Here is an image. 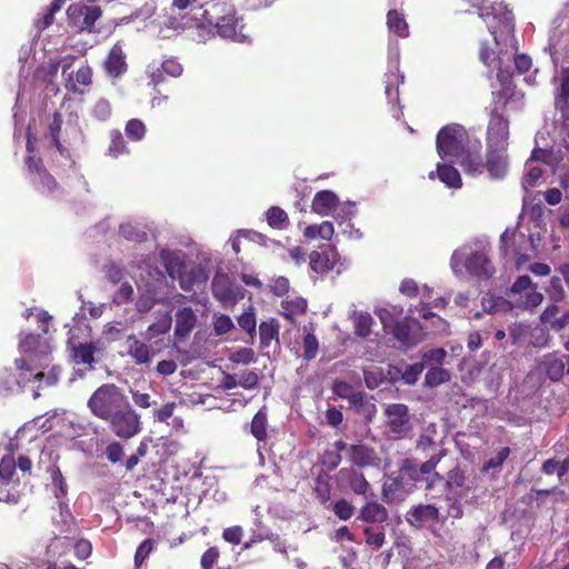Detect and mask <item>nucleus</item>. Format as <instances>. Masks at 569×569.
Segmentation results:
<instances>
[{"instance_id": "obj_53", "label": "nucleus", "mask_w": 569, "mask_h": 569, "mask_svg": "<svg viewBox=\"0 0 569 569\" xmlns=\"http://www.w3.org/2000/svg\"><path fill=\"white\" fill-rule=\"evenodd\" d=\"M154 548L152 539H144L137 548L134 553V567L140 568Z\"/></svg>"}, {"instance_id": "obj_12", "label": "nucleus", "mask_w": 569, "mask_h": 569, "mask_svg": "<svg viewBox=\"0 0 569 569\" xmlns=\"http://www.w3.org/2000/svg\"><path fill=\"white\" fill-rule=\"evenodd\" d=\"M190 18L186 13H167L159 21L158 36L162 39H170L188 28Z\"/></svg>"}, {"instance_id": "obj_17", "label": "nucleus", "mask_w": 569, "mask_h": 569, "mask_svg": "<svg viewBox=\"0 0 569 569\" xmlns=\"http://www.w3.org/2000/svg\"><path fill=\"white\" fill-rule=\"evenodd\" d=\"M471 6L478 10V14L486 22L489 32L493 36V40L498 43L497 30V11L495 0H469Z\"/></svg>"}, {"instance_id": "obj_60", "label": "nucleus", "mask_w": 569, "mask_h": 569, "mask_svg": "<svg viewBox=\"0 0 569 569\" xmlns=\"http://www.w3.org/2000/svg\"><path fill=\"white\" fill-rule=\"evenodd\" d=\"M16 471V461L12 457H3L0 461V478L4 481L11 480Z\"/></svg>"}, {"instance_id": "obj_56", "label": "nucleus", "mask_w": 569, "mask_h": 569, "mask_svg": "<svg viewBox=\"0 0 569 569\" xmlns=\"http://www.w3.org/2000/svg\"><path fill=\"white\" fill-rule=\"evenodd\" d=\"M425 365L422 362H416L408 365L402 372V379L408 385H415L418 381L419 376L422 373Z\"/></svg>"}, {"instance_id": "obj_41", "label": "nucleus", "mask_w": 569, "mask_h": 569, "mask_svg": "<svg viewBox=\"0 0 569 569\" xmlns=\"http://www.w3.org/2000/svg\"><path fill=\"white\" fill-rule=\"evenodd\" d=\"M119 232L128 241L141 243L148 240V233L132 223L121 224Z\"/></svg>"}, {"instance_id": "obj_55", "label": "nucleus", "mask_w": 569, "mask_h": 569, "mask_svg": "<svg viewBox=\"0 0 569 569\" xmlns=\"http://www.w3.org/2000/svg\"><path fill=\"white\" fill-rule=\"evenodd\" d=\"M234 328L232 319L228 315H219L214 317L213 330L217 336L228 333Z\"/></svg>"}, {"instance_id": "obj_2", "label": "nucleus", "mask_w": 569, "mask_h": 569, "mask_svg": "<svg viewBox=\"0 0 569 569\" xmlns=\"http://www.w3.org/2000/svg\"><path fill=\"white\" fill-rule=\"evenodd\" d=\"M87 406L94 417L108 422L110 430L120 439H131L141 431L140 416L114 383L101 385L88 399Z\"/></svg>"}, {"instance_id": "obj_24", "label": "nucleus", "mask_w": 569, "mask_h": 569, "mask_svg": "<svg viewBox=\"0 0 569 569\" xmlns=\"http://www.w3.org/2000/svg\"><path fill=\"white\" fill-rule=\"evenodd\" d=\"M229 13H237L234 4L229 0H210L208 2V8L203 12V19L209 24H213L219 17H227Z\"/></svg>"}, {"instance_id": "obj_50", "label": "nucleus", "mask_w": 569, "mask_h": 569, "mask_svg": "<svg viewBox=\"0 0 569 569\" xmlns=\"http://www.w3.org/2000/svg\"><path fill=\"white\" fill-rule=\"evenodd\" d=\"M92 117L101 122H106L110 119L112 114V108L110 102L107 99H99L91 111Z\"/></svg>"}, {"instance_id": "obj_13", "label": "nucleus", "mask_w": 569, "mask_h": 569, "mask_svg": "<svg viewBox=\"0 0 569 569\" xmlns=\"http://www.w3.org/2000/svg\"><path fill=\"white\" fill-rule=\"evenodd\" d=\"M211 291L216 300L223 305L236 303L237 295L234 293L228 274L217 272L211 281Z\"/></svg>"}, {"instance_id": "obj_8", "label": "nucleus", "mask_w": 569, "mask_h": 569, "mask_svg": "<svg viewBox=\"0 0 569 569\" xmlns=\"http://www.w3.org/2000/svg\"><path fill=\"white\" fill-rule=\"evenodd\" d=\"M386 423L391 433L401 436L410 429L409 409L403 403H390L385 409Z\"/></svg>"}, {"instance_id": "obj_44", "label": "nucleus", "mask_w": 569, "mask_h": 569, "mask_svg": "<svg viewBox=\"0 0 569 569\" xmlns=\"http://www.w3.org/2000/svg\"><path fill=\"white\" fill-rule=\"evenodd\" d=\"M94 351L96 347L92 343H79L73 348V358L77 363L91 365Z\"/></svg>"}, {"instance_id": "obj_63", "label": "nucleus", "mask_w": 569, "mask_h": 569, "mask_svg": "<svg viewBox=\"0 0 569 569\" xmlns=\"http://www.w3.org/2000/svg\"><path fill=\"white\" fill-rule=\"evenodd\" d=\"M529 327L523 323H513L509 327V337L512 342L518 345L521 343L527 336Z\"/></svg>"}, {"instance_id": "obj_20", "label": "nucleus", "mask_w": 569, "mask_h": 569, "mask_svg": "<svg viewBox=\"0 0 569 569\" xmlns=\"http://www.w3.org/2000/svg\"><path fill=\"white\" fill-rule=\"evenodd\" d=\"M430 180L438 178L448 188L459 189L462 186V180L459 171L448 163H437L436 170L428 173Z\"/></svg>"}, {"instance_id": "obj_42", "label": "nucleus", "mask_w": 569, "mask_h": 569, "mask_svg": "<svg viewBox=\"0 0 569 569\" xmlns=\"http://www.w3.org/2000/svg\"><path fill=\"white\" fill-rule=\"evenodd\" d=\"M331 510L335 516L342 521H348L356 513V507L343 498L332 502Z\"/></svg>"}, {"instance_id": "obj_14", "label": "nucleus", "mask_w": 569, "mask_h": 569, "mask_svg": "<svg viewBox=\"0 0 569 569\" xmlns=\"http://www.w3.org/2000/svg\"><path fill=\"white\" fill-rule=\"evenodd\" d=\"M349 451V460L360 468L365 467H377L380 463V458L378 457L376 450L366 445H351L348 448Z\"/></svg>"}, {"instance_id": "obj_45", "label": "nucleus", "mask_w": 569, "mask_h": 569, "mask_svg": "<svg viewBox=\"0 0 569 569\" xmlns=\"http://www.w3.org/2000/svg\"><path fill=\"white\" fill-rule=\"evenodd\" d=\"M373 318L368 312H360L355 322V333L360 338H367L371 333Z\"/></svg>"}, {"instance_id": "obj_37", "label": "nucleus", "mask_w": 569, "mask_h": 569, "mask_svg": "<svg viewBox=\"0 0 569 569\" xmlns=\"http://www.w3.org/2000/svg\"><path fill=\"white\" fill-rule=\"evenodd\" d=\"M172 325V318L169 312H166L162 317H160L156 322L151 323L146 331V338L151 340L156 337L166 335Z\"/></svg>"}, {"instance_id": "obj_29", "label": "nucleus", "mask_w": 569, "mask_h": 569, "mask_svg": "<svg viewBox=\"0 0 569 569\" xmlns=\"http://www.w3.org/2000/svg\"><path fill=\"white\" fill-rule=\"evenodd\" d=\"M268 410L267 407H261L253 416L250 423V433L259 441H266L268 433Z\"/></svg>"}, {"instance_id": "obj_28", "label": "nucleus", "mask_w": 569, "mask_h": 569, "mask_svg": "<svg viewBox=\"0 0 569 569\" xmlns=\"http://www.w3.org/2000/svg\"><path fill=\"white\" fill-rule=\"evenodd\" d=\"M281 309V316L290 323H295L296 317L306 312L307 300L301 297L282 300Z\"/></svg>"}, {"instance_id": "obj_39", "label": "nucleus", "mask_w": 569, "mask_h": 569, "mask_svg": "<svg viewBox=\"0 0 569 569\" xmlns=\"http://www.w3.org/2000/svg\"><path fill=\"white\" fill-rule=\"evenodd\" d=\"M124 132L130 141L138 142L144 138L147 127L142 120L133 118L127 121Z\"/></svg>"}, {"instance_id": "obj_36", "label": "nucleus", "mask_w": 569, "mask_h": 569, "mask_svg": "<svg viewBox=\"0 0 569 569\" xmlns=\"http://www.w3.org/2000/svg\"><path fill=\"white\" fill-rule=\"evenodd\" d=\"M110 143L107 150V154L111 158H118L129 152L127 143L122 133L118 129H113L109 132Z\"/></svg>"}, {"instance_id": "obj_9", "label": "nucleus", "mask_w": 569, "mask_h": 569, "mask_svg": "<svg viewBox=\"0 0 569 569\" xmlns=\"http://www.w3.org/2000/svg\"><path fill=\"white\" fill-rule=\"evenodd\" d=\"M540 369L551 381H560L569 376V355L551 352L543 356Z\"/></svg>"}, {"instance_id": "obj_23", "label": "nucleus", "mask_w": 569, "mask_h": 569, "mask_svg": "<svg viewBox=\"0 0 569 569\" xmlns=\"http://www.w3.org/2000/svg\"><path fill=\"white\" fill-rule=\"evenodd\" d=\"M339 199L333 191L321 190L318 191L312 200L311 209L320 216H328L337 208Z\"/></svg>"}, {"instance_id": "obj_46", "label": "nucleus", "mask_w": 569, "mask_h": 569, "mask_svg": "<svg viewBox=\"0 0 569 569\" xmlns=\"http://www.w3.org/2000/svg\"><path fill=\"white\" fill-rule=\"evenodd\" d=\"M391 333L397 341L403 345L412 343L410 338L411 327L407 320L396 321L391 328Z\"/></svg>"}, {"instance_id": "obj_47", "label": "nucleus", "mask_w": 569, "mask_h": 569, "mask_svg": "<svg viewBox=\"0 0 569 569\" xmlns=\"http://www.w3.org/2000/svg\"><path fill=\"white\" fill-rule=\"evenodd\" d=\"M331 486L328 476H318L316 478V486L313 493L321 505H326L330 500Z\"/></svg>"}, {"instance_id": "obj_57", "label": "nucleus", "mask_w": 569, "mask_h": 569, "mask_svg": "<svg viewBox=\"0 0 569 569\" xmlns=\"http://www.w3.org/2000/svg\"><path fill=\"white\" fill-rule=\"evenodd\" d=\"M400 471L412 481H420L419 465L415 459L407 458L402 461Z\"/></svg>"}, {"instance_id": "obj_31", "label": "nucleus", "mask_w": 569, "mask_h": 569, "mask_svg": "<svg viewBox=\"0 0 569 569\" xmlns=\"http://www.w3.org/2000/svg\"><path fill=\"white\" fill-rule=\"evenodd\" d=\"M388 29L396 36L405 38L409 36V26L405 19L403 13L391 9L387 13Z\"/></svg>"}, {"instance_id": "obj_6", "label": "nucleus", "mask_w": 569, "mask_h": 569, "mask_svg": "<svg viewBox=\"0 0 569 569\" xmlns=\"http://www.w3.org/2000/svg\"><path fill=\"white\" fill-rule=\"evenodd\" d=\"M452 261L462 263L469 274L479 279H489L496 271L495 266L483 250L469 253L465 249L456 250L452 254Z\"/></svg>"}, {"instance_id": "obj_48", "label": "nucleus", "mask_w": 569, "mask_h": 569, "mask_svg": "<svg viewBox=\"0 0 569 569\" xmlns=\"http://www.w3.org/2000/svg\"><path fill=\"white\" fill-rule=\"evenodd\" d=\"M302 348V357L306 361H311L317 357L319 351V341L313 332H309L303 337Z\"/></svg>"}, {"instance_id": "obj_21", "label": "nucleus", "mask_w": 569, "mask_h": 569, "mask_svg": "<svg viewBox=\"0 0 569 569\" xmlns=\"http://www.w3.org/2000/svg\"><path fill=\"white\" fill-rule=\"evenodd\" d=\"M408 516V522L420 527L428 521H439L440 512L435 505H418L409 510Z\"/></svg>"}, {"instance_id": "obj_7", "label": "nucleus", "mask_w": 569, "mask_h": 569, "mask_svg": "<svg viewBox=\"0 0 569 569\" xmlns=\"http://www.w3.org/2000/svg\"><path fill=\"white\" fill-rule=\"evenodd\" d=\"M321 251H312L309 254L310 268L317 273H326L340 264L341 257L335 246H321Z\"/></svg>"}, {"instance_id": "obj_32", "label": "nucleus", "mask_w": 569, "mask_h": 569, "mask_svg": "<svg viewBox=\"0 0 569 569\" xmlns=\"http://www.w3.org/2000/svg\"><path fill=\"white\" fill-rule=\"evenodd\" d=\"M160 258L167 273L173 279L178 274H180L182 269L184 268L183 261L181 260L180 256L174 251L162 250L160 252Z\"/></svg>"}, {"instance_id": "obj_43", "label": "nucleus", "mask_w": 569, "mask_h": 569, "mask_svg": "<svg viewBox=\"0 0 569 569\" xmlns=\"http://www.w3.org/2000/svg\"><path fill=\"white\" fill-rule=\"evenodd\" d=\"M450 373L448 370L441 368V367H432L430 368L425 377V385L435 388L440 386L443 382L449 381Z\"/></svg>"}, {"instance_id": "obj_19", "label": "nucleus", "mask_w": 569, "mask_h": 569, "mask_svg": "<svg viewBox=\"0 0 569 569\" xmlns=\"http://www.w3.org/2000/svg\"><path fill=\"white\" fill-rule=\"evenodd\" d=\"M197 325V316L191 307H183L176 312L174 337L187 338Z\"/></svg>"}, {"instance_id": "obj_33", "label": "nucleus", "mask_w": 569, "mask_h": 569, "mask_svg": "<svg viewBox=\"0 0 569 569\" xmlns=\"http://www.w3.org/2000/svg\"><path fill=\"white\" fill-rule=\"evenodd\" d=\"M382 499L387 503L400 502L403 500V483L398 477L392 478L382 486Z\"/></svg>"}, {"instance_id": "obj_3", "label": "nucleus", "mask_w": 569, "mask_h": 569, "mask_svg": "<svg viewBox=\"0 0 569 569\" xmlns=\"http://www.w3.org/2000/svg\"><path fill=\"white\" fill-rule=\"evenodd\" d=\"M543 301V295L538 291V284L527 276H519L500 297V311H533Z\"/></svg>"}, {"instance_id": "obj_58", "label": "nucleus", "mask_w": 569, "mask_h": 569, "mask_svg": "<svg viewBox=\"0 0 569 569\" xmlns=\"http://www.w3.org/2000/svg\"><path fill=\"white\" fill-rule=\"evenodd\" d=\"M104 455L111 463H117L121 461L124 456L123 447L120 442L112 441L107 446Z\"/></svg>"}, {"instance_id": "obj_30", "label": "nucleus", "mask_w": 569, "mask_h": 569, "mask_svg": "<svg viewBox=\"0 0 569 569\" xmlns=\"http://www.w3.org/2000/svg\"><path fill=\"white\" fill-rule=\"evenodd\" d=\"M526 243L529 244L533 249V240L530 237H527L522 232H512V246H515V253H516V269L520 270L529 260L530 256L527 252L521 251V244Z\"/></svg>"}, {"instance_id": "obj_62", "label": "nucleus", "mask_w": 569, "mask_h": 569, "mask_svg": "<svg viewBox=\"0 0 569 569\" xmlns=\"http://www.w3.org/2000/svg\"><path fill=\"white\" fill-rule=\"evenodd\" d=\"M290 283L288 278L286 277H278L273 280V282L270 284V291L277 296L282 297L289 292Z\"/></svg>"}, {"instance_id": "obj_22", "label": "nucleus", "mask_w": 569, "mask_h": 569, "mask_svg": "<svg viewBox=\"0 0 569 569\" xmlns=\"http://www.w3.org/2000/svg\"><path fill=\"white\" fill-rule=\"evenodd\" d=\"M93 70L88 64H82L74 73L70 72L66 79L67 90L73 93H81L79 87H89L92 84Z\"/></svg>"}, {"instance_id": "obj_61", "label": "nucleus", "mask_w": 569, "mask_h": 569, "mask_svg": "<svg viewBox=\"0 0 569 569\" xmlns=\"http://www.w3.org/2000/svg\"><path fill=\"white\" fill-rule=\"evenodd\" d=\"M106 277L107 279L117 284L124 278V269L113 262L106 264Z\"/></svg>"}, {"instance_id": "obj_10", "label": "nucleus", "mask_w": 569, "mask_h": 569, "mask_svg": "<svg viewBox=\"0 0 569 569\" xmlns=\"http://www.w3.org/2000/svg\"><path fill=\"white\" fill-rule=\"evenodd\" d=\"M124 345L127 355L138 366L150 365L153 356L160 351V349H153L152 346L138 338L134 333L127 337Z\"/></svg>"}, {"instance_id": "obj_35", "label": "nucleus", "mask_w": 569, "mask_h": 569, "mask_svg": "<svg viewBox=\"0 0 569 569\" xmlns=\"http://www.w3.org/2000/svg\"><path fill=\"white\" fill-rule=\"evenodd\" d=\"M279 322L276 319L262 321L259 326V338L261 347H269L273 339L279 338Z\"/></svg>"}, {"instance_id": "obj_15", "label": "nucleus", "mask_w": 569, "mask_h": 569, "mask_svg": "<svg viewBox=\"0 0 569 569\" xmlns=\"http://www.w3.org/2000/svg\"><path fill=\"white\" fill-rule=\"evenodd\" d=\"M515 31V17L511 10L507 8V6H502L500 2V36L502 33L506 34L503 38V47L506 48V52L517 51L518 50V41L513 34Z\"/></svg>"}, {"instance_id": "obj_38", "label": "nucleus", "mask_w": 569, "mask_h": 569, "mask_svg": "<svg viewBox=\"0 0 569 569\" xmlns=\"http://www.w3.org/2000/svg\"><path fill=\"white\" fill-rule=\"evenodd\" d=\"M267 222L273 229H286L289 224L287 212L280 207L273 206L266 212Z\"/></svg>"}, {"instance_id": "obj_49", "label": "nucleus", "mask_w": 569, "mask_h": 569, "mask_svg": "<svg viewBox=\"0 0 569 569\" xmlns=\"http://www.w3.org/2000/svg\"><path fill=\"white\" fill-rule=\"evenodd\" d=\"M549 299L553 302H561L566 298V291L563 289L561 279L558 276H553L549 280V286L546 289Z\"/></svg>"}, {"instance_id": "obj_59", "label": "nucleus", "mask_w": 569, "mask_h": 569, "mask_svg": "<svg viewBox=\"0 0 569 569\" xmlns=\"http://www.w3.org/2000/svg\"><path fill=\"white\" fill-rule=\"evenodd\" d=\"M220 557V551L218 547H210L207 549L200 559V565L202 569H212L217 563Z\"/></svg>"}, {"instance_id": "obj_5", "label": "nucleus", "mask_w": 569, "mask_h": 569, "mask_svg": "<svg viewBox=\"0 0 569 569\" xmlns=\"http://www.w3.org/2000/svg\"><path fill=\"white\" fill-rule=\"evenodd\" d=\"M498 473V455L483 461V463L473 471L471 478L472 496L471 500L476 505H481L493 497L497 491L496 478Z\"/></svg>"}, {"instance_id": "obj_54", "label": "nucleus", "mask_w": 569, "mask_h": 569, "mask_svg": "<svg viewBox=\"0 0 569 569\" xmlns=\"http://www.w3.org/2000/svg\"><path fill=\"white\" fill-rule=\"evenodd\" d=\"M560 308L557 302L548 305L541 312L540 322L552 330V323L559 318Z\"/></svg>"}, {"instance_id": "obj_1", "label": "nucleus", "mask_w": 569, "mask_h": 569, "mask_svg": "<svg viewBox=\"0 0 569 569\" xmlns=\"http://www.w3.org/2000/svg\"><path fill=\"white\" fill-rule=\"evenodd\" d=\"M497 107L491 109V118L487 130L488 153L486 160L477 151L468 149L469 134L458 123L442 127L436 137V148L440 158H461L460 164L468 174H480L487 171L490 177H498V118Z\"/></svg>"}, {"instance_id": "obj_26", "label": "nucleus", "mask_w": 569, "mask_h": 569, "mask_svg": "<svg viewBox=\"0 0 569 569\" xmlns=\"http://www.w3.org/2000/svg\"><path fill=\"white\" fill-rule=\"evenodd\" d=\"M217 33L223 39L234 40L238 38L239 33V18L237 13L227 14V17H219L218 20L213 22Z\"/></svg>"}, {"instance_id": "obj_52", "label": "nucleus", "mask_w": 569, "mask_h": 569, "mask_svg": "<svg viewBox=\"0 0 569 569\" xmlns=\"http://www.w3.org/2000/svg\"><path fill=\"white\" fill-rule=\"evenodd\" d=\"M238 323L241 329H243L246 332L250 335L251 338L254 337L257 321L254 312L251 307L249 308L248 311H244L238 317Z\"/></svg>"}, {"instance_id": "obj_25", "label": "nucleus", "mask_w": 569, "mask_h": 569, "mask_svg": "<svg viewBox=\"0 0 569 569\" xmlns=\"http://www.w3.org/2000/svg\"><path fill=\"white\" fill-rule=\"evenodd\" d=\"M63 119L62 114L58 111L53 112L48 123L47 136L51 139V144L58 150L62 157H69V150L66 148L60 140V132L62 128Z\"/></svg>"}, {"instance_id": "obj_27", "label": "nucleus", "mask_w": 569, "mask_h": 569, "mask_svg": "<svg viewBox=\"0 0 569 569\" xmlns=\"http://www.w3.org/2000/svg\"><path fill=\"white\" fill-rule=\"evenodd\" d=\"M20 348L28 355L48 356L50 348L39 333H27L20 341Z\"/></svg>"}, {"instance_id": "obj_11", "label": "nucleus", "mask_w": 569, "mask_h": 569, "mask_svg": "<svg viewBox=\"0 0 569 569\" xmlns=\"http://www.w3.org/2000/svg\"><path fill=\"white\" fill-rule=\"evenodd\" d=\"M337 481L340 487L348 488L355 495L367 497L370 488L365 475L355 468H341L337 473Z\"/></svg>"}, {"instance_id": "obj_4", "label": "nucleus", "mask_w": 569, "mask_h": 569, "mask_svg": "<svg viewBox=\"0 0 569 569\" xmlns=\"http://www.w3.org/2000/svg\"><path fill=\"white\" fill-rule=\"evenodd\" d=\"M445 489L448 518L463 517L462 501L467 505H476L470 498L472 496L471 479L460 467L457 466L447 472Z\"/></svg>"}, {"instance_id": "obj_18", "label": "nucleus", "mask_w": 569, "mask_h": 569, "mask_svg": "<svg viewBox=\"0 0 569 569\" xmlns=\"http://www.w3.org/2000/svg\"><path fill=\"white\" fill-rule=\"evenodd\" d=\"M357 519L370 525L383 523L389 519V513L383 505L376 500H370L359 509Z\"/></svg>"}, {"instance_id": "obj_51", "label": "nucleus", "mask_w": 569, "mask_h": 569, "mask_svg": "<svg viewBox=\"0 0 569 569\" xmlns=\"http://www.w3.org/2000/svg\"><path fill=\"white\" fill-rule=\"evenodd\" d=\"M366 543L375 549H380L386 542V535L382 530H375L372 527L363 528Z\"/></svg>"}, {"instance_id": "obj_40", "label": "nucleus", "mask_w": 569, "mask_h": 569, "mask_svg": "<svg viewBox=\"0 0 569 569\" xmlns=\"http://www.w3.org/2000/svg\"><path fill=\"white\" fill-rule=\"evenodd\" d=\"M79 11H80V14L83 17L82 23H81V29L92 31L94 28V23L97 22L98 19H100V17L102 14L101 9L97 6H91V7L84 6V7H81L79 9Z\"/></svg>"}, {"instance_id": "obj_64", "label": "nucleus", "mask_w": 569, "mask_h": 569, "mask_svg": "<svg viewBox=\"0 0 569 569\" xmlns=\"http://www.w3.org/2000/svg\"><path fill=\"white\" fill-rule=\"evenodd\" d=\"M321 463L328 470H335L341 463V455L336 451L326 450L321 457Z\"/></svg>"}, {"instance_id": "obj_34", "label": "nucleus", "mask_w": 569, "mask_h": 569, "mask_svg": "<svg viewBox=\"0 0 569 569\" xmlns=\"http://www.w3.org/2000/svg\"><path fill=\"white\" fill-rule=\"evenodd\" d=\"M335 233L332 222L323 221L320 224H309L303 230V237L310 240L321 238L323 240H330Z\"/></svg>"}, {"instance_id": "obj_16", "label": "nucleus", "mask_w": 569, "mask_h": 569, "mask_svg": "<svg viewBox=\"0 0 569 569\" xmlns=\"http://www.w3.org/2000/svg\"><path fill=\"white\" fill-rule=\"evenodd\" d=\"M103 68L107 74L111 78H119L127 72L128 64L121 46L114 44L110 49L103 62Z\"/></svg>"}]
</instances>
